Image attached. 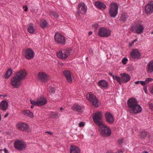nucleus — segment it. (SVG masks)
<instances>
[{
  "label": "nucleus",
  "mask_w": 153,
  "mask_h": 153,
  "mask_svg": "<svg viewBox=\"0 0 153 153\" xmlns=\"http://www.w3.org/2000/svg\"><path fill=\"white\" fill-rule=\"evenodd\" d=\"M128 111L131 114H137L142 111L141 106L138 104L137 100L134 98L129 99L127 102Z\"/></svg>",
  "instance_id": "f257e3e1"
},
{
  "label": "nucleus",
  "mask_w": 153,
  "mask_h": 153,
  "mask_svg": "<svg viewBox=\"0 0 153 153\" xmlns=\"http://www.w3.org/2000/svg\"><path fill=\"white\" fill-rule=\"evenodd\" d=\"M99 130L101 134L104 137H107L111 134L110 129L104 123L99 126Z\"/></svg>",
  "instance_id": "f03ea898"
},
{
  "label": "nucleus",
  "mask_w": 153,
  "mask_h": 153,
  "mask_svg": "<svg viewBox=\"0 0 153 153\" xmlns=\"http://www.w3.org/2000/svg\"><path fill=\"white\" fill-rule=\"evenodd\" d=\"M102 114L101 111H97L94 113L93 117V121L98 126L103 124L102 118Z\"/></svg>",
  "instance_id": "7ed1b4c3"
},
{
  "label": "nucleus",
  "mask_w": 153,
  "mask_h": 153,
  "mask_svg": "<svg viewBox=\"0 0 153 153\" xmlns=\"http://www.w3.org/2000/svg\"><path fill=\"white\" fill-rule=\"evenodd\" d=\"M118 6L116 3L111 4L109 10V13L111 17L115 18L118 13Z\"/></svg>",
  "instance_id": "20e7f679"
},
{
  "label": "nucleus",
  "mask_w": 153,
  "mask_h": 153,
  "mask_svg": "<svg viewBox=\"0 0 153 153\" xmlns=\"http://www.w3.org/2000/svg\"><path fill=\"white\" fill-rule=\"evenodd\" d=\"M111 34L110 30L103 27L100 28L98 31V35L100 37H108L110 36Z\"/></svg>",
  "instance_id": "39448f33"
},
{
  "label": "nucleus",
  "mask_w": 153,
  "mask_h": 153,
  "mask_svg": "<svg viewBox=\"0 0 153 153\" xmlns=\"http://www.w3.org/2000/svg\"><path fill=\"white\" fill-rule=\"evenodd\" d=\"M71 50L69 49L60 50L56 53L57 56L62 59H66L70 53Z\"/></svg>",
  "instance_id": "423d86ee"
},
{
  "label": "nucleus",
  "mask_w": 153,
  "mask_h": 153,
  "mask_svg": "<svg viewBox=\"0 0 153 153\" xmlns=\"http://www.w3.org/2000/svg\"><path fill=\"white\" fill-rule=\"evenodd\" d=\"M78 11L76 13V15L77 17H79L80 16V13L83 14L86 13L87 7L84 3H80L78 4Z\"/></svg>",
  "instance_id": "0eeeda50"
},
{
  "label": "nucleus",
  "mask_w": 153,
  "mask_h": 153,
  "mask_svg": "<svg viewBox=\"0 0 153 153\" xmlns=\"http://www.w3.org/2000/svg\"><path fill=\"white\" fill-rule=\"evenodd\" d=\"M87 99L94 106L97 107L99 105L98 101L96 98V96L91 93H88L86 97Z\"/></svg>",
  "instance_id": "6e6552de"
},
{
  "label": "nucleus",
  "mask_w": 153,
  "mask_h": 153,
  "mask_svg": "<svg viewBox=\"0 0 153 153\" xmlns=\"http://www.w3.org/2000/svg\"><path fill=\"white\" fill-rule=\"evenodd\" d=\"M130 59L131 60H137L140 58L141 54L138 49H133L130 53Z\"/></svg>",
  "instance_id": "1a4fd4ad"
},
{
  "label": "nucleus",
  "mask_w": 153,
  "mask_h": 153,
  "mask_svg": "<svg viewBox=\"0 0 153 153\" xmlns=\"http://www.w3.org/2000/svg\"><path fill=\"white\" fill-rule=\"evenodd\" d=\"M55 40L58 44H64L65 40L63 36L61 34L56 33L54 36Z\"/></svg>",
  "instance_id": "9d476101"
},
{
  "label": "nucleus",
  "mask_w": 153,
  "mask_h": 153,
  "mask_svg": "<svg viewBox=\"0 0 153 153\" xmlns=\"http://www.w3.org/2000/svg\"><path fill=\"white\" fill-rule=\"evenodd\" d=\"M14 144L15 148L19 150H22L26 147L25 143L22 140H17Z\"/></svg>",
  "instance_id": "9b49d317"
},
{
  "label": "nucleus",
  "mask_w": 153,
  "mask_h": 153,
  "mask_svg": "<svg viewBox=\"0 0 153 153\" xmlns=\"http://www.w3.org/2000/svg\"><path fill=\"white\" fill-rule=\"evenodd\" d=\"M144 29L143 25L139 23L136 24L135 25H133L132 28V30H135V32L138 34H140L142 33Z\"/></svg>",
  "instance_id": "f8f14e48"
},
{
  "label": "nucleus",
  "mask_w": 153,
  "mask_h": 153,
  "mask_svg": "<svg viewBox=\"0 0 153 153\" xmlns=\"http://www.w3.org/2000/svg\"><path fill=\"white\" fill-rule=\"evenodd\" d=\"M34 55V52L30 48H27L25 50L24 55L27 59H31L33 58Z\"/></svg>",
  "instance_id": "ddd939ff"
},
{
  "label": "nucleus",
  "mask_w": 153,
  "mask_h": 153,
  "mask_svg": "<svg viewBox=\"0 0 153 153\" xmlns=\"http://www.w3.org/2000/svg\"><path fill=\"white\" fill-rule=\"evenodd\" d=\"M17 127L19 130L25 132H28L29 126L27 124L20 122L18 123L16 125Z\"/></svg>",
  "instance_id": "4468645a"
},
{
  "label": "nucleus",
  "mask_w": 153,
  "mask_h": 153,
  "mask_svg": "<svg viewBox=\"0 0 153 153\" xmlns=\"http://www.w3.org/2000/svg\"><path fill=\"white\" fill-rule=\"evenodd\" d=\"M21 80L15 76L12 78L11 84L14 88H17L20 85Z\"/></svg>",
  "instance_id": "2eb2a0df"
},
{
  "label": "nucleus",
  "mask_w": 153,
  "mask_h": 153,
  "mask_svg": "<svg viewBox=\"0 0 153 153\" xmlns=\"http://www.w3.org/2000/svg\"><path fill=\"white\" fill-rule=\"evenodd\" d=\"M38 79L42 82H45L48 80L49 77L45 73L41 72L39 73L38 75Z\"/></svg>",
  "instance_id": "dca6fc26"
},
{
  "label": "nucleus",
  "mask_w": 153,
  "mask_h": 153,
  "mask_svg": "<svg viewBox=\"0 0 153 153\" xmlns=\"http://www.w3.org/2000/svg\"><path fill=\"white\" fill-rule=\"evenodd\" d=\"M27 74L26 71L25 70H23L17 72L15 76L21 80H22L25 78Z\"/></svg>",
  "instance_id": "f3484780"
},
{
  "label": "nucleus",
  "mask_w": 153,
  "mask_h": 153,
  "mask_svg": "<svg viewBox=\"0 0 153 153\" xmlns=\"http://www.w3.org/2000/svg\"><path fill=\"white\" fill-rule=\"evenodd\" d=\"M146 12L147 14H150L153 12V1L148 3L145 8Z\"/></svg>",
  "instance_id": "a211bd4d"
},
{
  "label": "nucleus",
  "mask_w": 153,
  "mask_h": 153,
  "mask_svg": "<svg viewBox=\"0 0 153 153\" xmlns=\"http://www.w3.org/2000/svg\"><path fill=\"white\" fill-rule=\"evenodd\" d=\"M121 76V81L122 84L123 83H126L130 79L129 75L126 73H123L120 74Z\"/></svg>",
  "instance_id": "6ab92c4d"
},
{
  "label": "nucleus",
  "mask_w": 153,
  "mask_h": 153,
  "mask_svg": "<svg viewBox=\"0 0 153 153\" xmlns=\"http://www.w3.org/2000/svg\"><path fill=\"white\" fill-rule=\"evenodd\" d=\"M105 120L109 123H112L114 122V118L111 114L109 112H107L105 114Z\"/></svg>",
  "instance_id": "aec40b11"
},
{
  "label": "nucleus",
  "mask_w": 153,
  "mask_h": 153,
  "mask_svg": "<svg viewBox=\"0 0 153 153\" xmlns=\"http://www.w3.org/2000/svg\"><path fill=\"white\" fill-rule=\"evenodd\" d=\"M38 106L45 105L47 103V100L43 97H41L37 99Z\"/></svg>",
  "instance_id": "412c9836"
},
{
  "label": "nucleus",
  "mask_w": 153,
  "mask_h": 153,
  "mask_svg": "<svg viewBox=\"0 0 153 153\" xmlns=\"http://www.w3.org/2000/svg\"><path fill=\"white\" fill-rule=\"evenodd\" d=\"M8 106L7 102L5 100L2 101L0 103V108L2 110H6Z\"/></svg>",
  "instance_id": "4be33fe9"
},
{
  "label": "nucleus",
  "mask_w": 153,
  "mask_h": 153,
  "mask_svg": "<svg viewBox=\"0 0 153 153\" xmlns=\"http://www.w3.org/2000/svg\"><path fill=\"white\" fill-rule=\"evenodd\" d=\"M63 74L68 82H71L72 81V79L70 72L68 71H63Z\"/></svg>",
  "instance_id": "5701e85b"
},
{
  "label": "nucleus",
  "mask_w": 153,
  "mask_h": 153,
  "mask_svg": "<svg viewBox=\"0 0 153 153\" xmlns=\"http://www.w3.org/2000/svg\"><path fill=\"white\" fill-rule=\"evenodd\" d=\"M98 85L100 87H102L105 89H107L108 87V82L105 80H101L98 82Z\"/></svg>",
  "instance_id": "b1692460"
},
{
  "label": "nucleus",
  "mask_w": 153,
  "mask_h": 153,
  "mask_svg": "<svg viewBox=\"0 0 153 153\" xmlns=\"http://www.w3.org/2000/svg\"><path fill=\"white\" fill-rule=\"evenodd\" d=\"M146 71L147 72H153V60L149 62L147 65Z\"/></svg>",
  "instance_id": "393cba45"
},
{
  "label": "nucleus",
  "mask_w": 153,
  "mask_h": 153,
  "mask_svg": "<svg viewBox=\"0 0 153 153\" xmlns=\"http://www.w3.org/2000/svg\"><path fill=\"white\" fill-rule=\"evenodd\" d=\"M70 153H80L79 147L75 146H71L70 148Z\"/></svg>",
  "instance_id": "a878e982"
},
{
  "label": "nucleus",
  "mask_w": 153,
  "mask_h": 153,
  "mask_svg": "<svg viewBox=\"0 0 153 153\" xmlns=\"http://www.w3.org/2000/svg\"><path fill=\"white\" fill-rule=\"evenodd\" d=\"M95 6L101 10L104 9L106 7V6L104 4L100 1H96L95 2Z\"/></svg>",
  "instance_id": "bb28decb"
},
{
  "label": "nucleus",
  "mask_w": 153,
  "mask_h": 153,
  "mask_svg": "<svg viewBox=\"0 0 153 153\" xmlns=\"http://www.w3.org/2000/svg\"><path fill=\"white\" fill-rule=\"evenodd\" d=\"M71 109L75 111L80 112L82 108L81 106L78 104H75L72 106Z\"/></svg>",
  "instance_id": "cd10ccee"
},
{
  "label": "nucleus",
  "mask_w": 153,
  "mask_h": 153,
  "mask_svg": "<svg viewBox=\"0 0 153 153\" xmlns=\"http://www.w3.org/2000/svg\"><path fill=\"white\" fill-rule=\"evenodd\" d=\"M22 113L25 115L27 116L30 117H33V113L30 112L29 110H25L22 111Z\"/></svg>",
  "instance_id": "c85d7f7f"
},
{
  "label": "nucleus",
  "mask_w": 153,
  "mask_h": 153,
  "mask_svg": "<svg viewBox=\"0 0 153 153\" xmlns=\"http://www.w3.org/2000/svg\"><path fill=\"white\" fill-rule=\"evenodd\" d=\"M109 74L110 76L112 77L114 79L116 80L117 82H118L120 85H121L122 84V82L121 81V79L120 77H118L117 76H114L112 74L111 72H109Z\"/></svg>",
  "instance_id": "c756f323"
},
{
  "label": "nucleus",
  "mask_w": 153,
  "mask_h": 153,
  "mask_svg": "<svg viewBox=\"0 0 153 153\" xmlns=\"http://www.w3.org/2000/svg\"><path fill=\"white\" fill-rule=\"evenodd\" d=\"M27 30L29 33H33L35 32V29L33 27V25L30 23L29 25Z\"/></svg>",
  "instance_id": "7c9ffc66"
},
{
  "label": "nucleus",
  "mask_w": 153,
  "mask_h": 153,
  "mask_svg": "<svg viewBox=\"0 0 153 153\" xmlns=\"http://www.w3.org/2000/svg\"><path fill=\"white\" fill-rule=\"evenodd\" d=\"M47 25V21L43 19H42L40 21V26L42 28H45L46 27Z\"/></svg>",
  "instance_id": "2f4dec72"
},
{
  "label": "nucleus",
  "mask_w": 153,
  "mask_h": 153,
  "mask_svg": "<svg viewBox=\"0 0 153 153\" xmlns=\"http://www.w3.org/2000/svg\"><path fill=\"white\" fill-rule=\"evenodd\" d=\"M12 73V70L10 69H8L6 73V74L5 76V78H8L11 75Z\"/></svg>",
  "instance_id": "473e14b6"
},
{
  "label": "nucleus",
  "mask_w": 153,
  "mask_h": 153,
  "mask_svg": "<svg viewBox=\"0 0 153 153\" xmlns=\"http://www.w3.org/2000/svg\"><path fill=\"white\" fill-rule=\"evenodd\" d=\"M127 16L125 14H122L120 17V20L121 21L124 22L127 20Z\"/></svg>",
  "instance_id": "72a5a7b5"
},
{
  "label": "nucleus",
  "mask_w": 153,
  "mask_h": 153,
  "mask_svg": "<svg viewBox=\"0 0 153 153\" xmlns=\"http://www.w3.org/2000/svg\"><path fill=\"white\" fill-rule=\"evenodd\" d=\"M50 117L52 118L57 119L58 117V114L57 112H53L50 115Z\"/></svg>",
  "instance_id": "f704fd0d"
},
{
  "label": "nucleus",
  "mask_w": 153,
  "mask_h": 153,
  "mask_svg": "<svg viewBox=\"0 0 153 153\" xmlns=\"http://www.w3.org/2000/svg\"><path fill=\"white\" fill-rule=\"evenodd\" d=\"M49 15L51 17H53L55 18H57L58 17V15L56 13L53 12H51L49 13Z\"/></svg>",
  "instance_id": "c9c22d12"
},
{
  "label": "nucleus",
  "mask_w": 153,
  "mask_h": 153,
  "mask_svg": "<svg viewBox=\"0 0 153 153\" xmlns=\"http://www.w3.org/2000/svg\"><path fill=\"white\" fill-rule=\"evenodd\" d=\"M147 136V133L146 132L143 131L140 134V137L143 138H145Z\"/></svg>",
  "instance_id": "e433bc0d"
},
{
  "label": "nucleus",
  "mask_w": 153,
  "mask_h": 153,
  "mask_svg": "<svg viewBox=\"0 0 153 153\" xmlns=\"http://www.w3.org/2000/svg\"><path fill=\"white\" fill-rule=\"evenodd\" d=\"M153 81V79L152 78H147L145 80V82L146 84L148 83L149 82H152Z\"/></svg>",
  "instance_id": "4c0bfd02"
},
{
  "label": "nucleus",
  "mask_w": 153,
  "mask_h": 153,
  "mask_svg": "<svg viewBox=\"0 0 153 153\" xmlns=\"http://www.w3.org/2000/svg\"><path fill=\"white\" fill-rule=\"evenodd\" d=\"M30 102V103L33 105L38 106L37 100L36 101L31 100Z\"/></svg>",
  "instance_id": "58836bf2"
},
{
  "label": "nucleus",
  "mask_w": 153,
  "mask_h": 153,
  "mask_svg": "<svg viewBox=\"0 0 153 153\" xmlns=\"http://www.w3.org/2000/svg\"><path fill=\"white\" fill-rule=\"evenodd\" d=\"M128 61L127 58H124L122 60V62L123 64L125 65L127 63V62Z\"/></svg>",
  "instance_id": "ea45409f"
},
{
  "label": "nucleus",
  "mask_w": 153,
  "mask_h": 153,
  "mask_svg": "<svg viewBox=\"0 0 153 153\" xmlns=\"http://www.w3.org/2000/svg\"><path fill=\"white\" fill-rule=\"evenodd\" d=\"M0 153H8V150L6 149H0Z\"/></svg>",
  "instance_id": "a19ab883"
},
{
  "label": "nucleus",
  "mask_w": 153,
  "mask_h": 153,
  "mask_svg": "<svg viewBox=\"0 0 153 153\" xmlns=\"http://www.w3.org/2000/svg\"><path fill=\"white\" fill-rule=\"evenodd\" d=\"M49 91L51 93H54L55 92L54 88L53 87H51Z\"/></svg>",
  "instance_id": "79ce46f5"
},
{
  "label": "nucleus",
  "mask_w": 153,
  "mask_h": 153,
  "mask_svg": "<svg viewBox=\"0 0 153 153\" xmlns=\"http://www.w3.org/2000/svg\"><path fill=\"white\" fill-rule=\"evenodd\" d=\"M84 126L85 124L83 122H81L79 124V126L80 127H83Z\"/></svg>",
  "instance_id": "37998d69"
},
{
  "label": "nucleus",
  "mask_w": 153,
  "mask_h": 153,
  "mask_svg": "<svg viewBox=\"0 0 153 153\" xmlns=\"http://www.w3.org/2000/svg\"><path fill=\"white\" fill-rule=\"evenodd\" d=\"M140 83L142 85H146V84L145 82V81H140Z\"/></svg>",
  "instance_id": "c03bdc74"
},
{
  "label": "nucleus",
  "mask_w": 153,
  "mask_h": 153,
  "mask_svg": "<svg viewBox=\"0 0 153 153\" xmlns=\"http://www.w3.org/2000/svg\"><path fill=\"white\" fill-rule=\"evenodd\" d=\"M123 139L122 138L118 140V142L119 144H121L123 143Z\"/></svg>",
  "instance_id": "a18cd8bd"
},
{
  "label": "nucleus",
  "mask_w": 153,
  "mask_h": 153,
  "mask_svg": "<svg viewBox=\"0 0 153 153\" xmlns=\"http://www.w3.org/2000/svg\"><path fill=\"white\" fill-rule=\"evenodd\" d=\"M143 90L146 94H147V89L146 86H144L143 87Z\"/></svg>",
  "instance_id": "49530a36"
},
{
  "label": "nucleus",
  "mask_w": 153,
  "mask_h": 153,
  "mask_svg": "<svg viewBox=\"0 0 153 153\" xmlns=\"http://www.w3.org/2000/svg\"><path fill=\"white\" fill-rule=\"evenodd\" d=\"M149 108L152 110H153V104L151 103L149 105Z\"/></svg>",
  "instance_id": "de8ad7c7"
},
{
  "label": "nucleus",
  "mask_w": 153,
  "mask_h": 153,
  "mask_svg": "<svg viewBox=\"0 0 153 153\" xmlns=\"http://www.w3.org/2000/svg\"><path fill=\"white\" fill-rule=\"evenodd\" d=\"M23 8H25L24 9V11H27L28 10V7L27 6H23Z\"/></svg>",
  "instance_id": "09e8293b"
},
{
  "label": "nucleus",
  "mask_w": 153,
  "mask_h": 153,
  "mask_svg": "<svg viewBox=\"0 0 153 153\" xmlns=\"http://www.w3.org/2000/svg\"><path fill=\"white\" fill-rule=\"evenodd\" d=\"M123 152L121 150H119L115 153H123Z\"/></svg>",
  "instance_id": "8fccbe9b"
},
{
  "label": "nucleus",
  "mask_w": 153,
  "mask_h": 153,
  "mask_svg": "<svg viewBox=\"0 0 153 153\" xmlns=\"http://www.w3.org/2000/svg\"><path fill=\"white\" fill-rule=\"evenodd\" d=\"M45 133H48L50 134H51V135H52L53 134V133L51 132H50V131H46V132H45Z\"/></svg>",
  "instance_id": "3c124183"
},
{
  "label": "nucleus",
  "mask_w": 153,
  "mask_h": 153,
  "mask_svg": "<svg viewBox=\"0 0 153 153\" xmlns=\"http://www.w3.org/2000/svg\"><path fill=\"white\" fill-rule=\"evenodd\" d=\"M134 44V43L132 42L129 44V46L130 47L132 46V45H133Z\"/></svg>",
  "instance_id": "603ef678"
},
{
  "label": "nucleus",
  "mask_w": 153,
  "mask_h": 153,
  "mask_svg": "<svg viewBox=\"0 0 153 153\" xmlns=\"http://www.w3.org/2000/svg\"><path fill=\"white\" fill-rule=\"evenodd\" d=\"M151 92L153 94V85L152 86L151 88Z\"/></svg>",
  "instance_id": "864d4df0"
},
{
  "label": "nucleus",
  "mask_w": 153,
  "mask_h": 153,
  "mask_svg": "<svg viewBox=\"0 0 153 153\" xmlns=\"http://www.w3.org/2000/svg\"><path fill=\"white\" fill-rule=\"evenodd\" d=\"M140 82V81H136L135 82V84H139Z\"/></svg>",
  "instance_id": "5fc2aeb1"
},
{
  "label": "nucleus",
  "mask_w": 153,
  "mask_h": 153,
  "mask_svg": "<svg viewBox=\"0 0 153 153\" xmlns=\"http://www.w3.org/2000/svg\"><path fill=\"white\" fill-rule=\"evenodd\" d=\"M8 114H5L4 116V118H6L7 117V116H8Z\"/></svg>",
  "instance_id": "6e6d98bb"
},
{
  "label": "nucleus",
  "mask_w": 153,
  "mask_h": 153,
  "mask_svg": "<svg viewBox=\"0 0 153 153\" xmlns=\"http://www.w3.org/2000/svg\"><path fill=\"white\" fill-rule=\"evenodd\" d=\"M137 39H135L134 40H133L132 42L134 43V42H137Z\"/></svg>",
  "instance_id": "4d7b16f0"
},
{
  "label": "nucleus",
  "mask_w": 153,
  "mask_h": 153,
  "mask_svg": "<svg viewBox=\"0 0 153 153\" xmlns=\"http://www.w3.org/2000/svg\"><path fill=\"white\" fill-rule=\"evenodd\" d=\"M88 34H89V35H91L92 34V32L91 31H89L88 33Z\"/></svg>",
  "instance_id": "13d9d810"
},
{
  "label": "nucleus",
  "mask_w": 153,
  "mask_h": 153,
  "mask_svg": "<svg viewBox=\"0 0 153 153\" xmlns=\"http://www.w3.org/2000/svg\"><path fill=\"white\" fill-rule=\"evenodd\" d=\"M60 111H62L63 110V108H62V107H60Z\"/></svg>",
  "instance_id": "bf43d9fd"
},
{
  "label": "nucleus",
  "mask_w": 153,
  "mask_h": 153,
  "mask_svg": "<svg viewBox=\"0 0 153 153\" xmlns=\"http://www.w3.org/2000/svg\"><path fill=\"white\" fill-rule=\"evenodd\" d=\"M98 27V25L97 24L96 25L95 28L96 29Z\"/></svg>",
  "instance_id": "052dcab7"
},
{
  "label": "nucleus",
  "mask_w": 153,
  "mask_h": 153,
  "mask_svg": "<svg viewBox=\"0 0 153 153\" xmlns=\"http://www.w3.org/2000/svg\"><path fill=\"white\" fill-rule=\"evenodd\" d=\"M142 153H148L146 151H144Z\"/></svg>",
  "instance_id": "680f3d73"
},
{
  "label": "nucleus",
  "mask_w": 153,
  "mask_h": 153,
  "mask_svg": "<svg viewBox=\"0 0 153 153\" xmlns=\"http://www.w3.org/2000/svg\"><path fill=\"white\" fill-rule=\"evenodd\" d=\"M7 95H3V97H7Z\"/></svg>",
  "instance_id": "e2e57ef3"
},
{
  "label": "nucleus",
  "mask_w": 153,
  "mask_h": 153,
  "mask_svg": "<svg viewBox=\"0 0 153 153\" xmlns=\"http://www.w3.org/2000/svg\"><path fill=\"white\" fill-rule=\"evenodd\" d=\"M33 105H31V108H33Z\"/></svg>",
  "instance_id": "0e129e2a"
},
{
  "label": "nucleus",
  "mask_w": 153,
  "mask_h": 153,
  "mask_svg": "<svg viewBox=\"0 0 153 153\" xmlns=\"http://www.w3.org/2000/svg\"><path fill=\"white\" fill-rule=\"evenodd\" d=\"M107 153H113L112 152H108Z\"/></svg>",
  "instance_id": "69168bd1"
},
{
  "label": "nucleus",
  "mask_w": 153,
  "mask_h": 153,
  "mask_svg": "<svg viewBox=\"0 0 153 153\" xmlns=\"http://www.w3.org/2000/svg\"><path fill=\"white\" fill-rule=\"evenodd\" d=\"M151 34H153V31H151Z\"/></svg>",
  "instance_id": "338daca9"
},
{
  "label": "nucleus",
  "mask_w": 153,
  "mask_h": 153,
  "mask_svg": "<svg viewBox=\"0 0 153 153\" xmlns=\"http://www.w3.org/2000/svg\"><path fill=\"white\" fill-rule=\"evenodd\" d=\"M3 97V95L0 94V97Z\"/></svg>",
  "instance_id": "774afa93"
}]
</instances>
